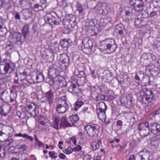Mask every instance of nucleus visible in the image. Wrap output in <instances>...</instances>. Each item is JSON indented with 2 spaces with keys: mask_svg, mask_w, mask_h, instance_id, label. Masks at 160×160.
I'll use <instances>...</instances> for the list:
<instances>
[{
  "mask_svg": "<svg viewBox=\"0 0 160 160\" xmlns=\"http://www.w3.org/2000/svg\"><path fill=\"white\" fill-rule=\"evenodd\" d=\"M117 48V44L114 39H107L102 42L99 48L102 52L110 53L114 52Z\"/></svg>",
  "mask_w": 160,
  "mask_h": 160,
  "instance_id": "f257e3e1",
  "label": "nucleus"
},
{
  "mask_svg": "<svg viewBox=\"0 0 160 160\" xmlns=\"http://www.w3.org/2000/svg\"><path fill=\"white\" fill-rule=\"evenodd\" d=\"M44 19L46 23L52 25H59L61 22V16L57 13L52 12L47 13L44 17Z\"/></svg>",
  "mask_w": 160,
  "mask_h": 160,
  "instance_id": "f03ea898",
  "label": "nucleus"
},
{
  "mask_svg": "<svg viewBox=\"0 0 160 160\" xmlns=\"http://www.w3.org/2000/svg\"><path fill=\"white\" fill-rule=\"evenodd\" d=\"M84 128L89 136L95 137L99 133L100 127L98 124L91 123L85 126Z\"/></svg>",
  "mask_w": 160,
  "mask_h": 160,
  "instance_id": "7ed1b4c3",
  "label": "nucleus"
},
{
  "mask_svg": "<svg viewBox=\"0 0 160 160\" xmlns=\"http://www.w3.org/2000/svg\"><path fill=\"white\" fill-rule=\"evenodd\" d=\"M2 61L4 64L3 72L5 75H6L8 73L10 74L15 72V64L14 63L7 58L3 59Z\"/></svg>",
  "mask_w": 160,
  "mask_h": 160,
  "instance_id": "20e7f679",
  "label": "nucleus"
},
{
  "mask_svg": "<svg viewBox=\"0 0 160 160\" xmlns=\"http://www.w3.org/2000/svg\"><path fill=\"white\" fill-rule=\"evenodd\" d=\"M130 4L137 12H141L143 9V7L146 5L148 0H129Z\"/></svg>",
  "mask_w": 160,
  "mask_h": 160,
  "instance_id": "39448f33",
  "label": "nucleus"
},
{
  "mask_svg": "<svg viewBox=\"0 0 160 160\" xmlns=\"http://www.w3.org/2000/svg\"><path fill=\"white\" fill-rule=\"evenodd\" d=\"M140 135L142 137H147L150 134L149 124L148 122H143L138 125Z\"/></svg>",
  "mask_w": 160,
  "mask_h": 160,
  "instance_id": "423d86ee",
  "label": "nucleus"
},
{
  "mask_svg": "<svg viewBox=\"0 0 160 160\" xmlns=\"http://www.w3.org/2000/svg\"><path fill=\"white\" fill-rule=\"evenodd\" d=\"M59 67V64L56 63L50 66L48 72V77L50 79H53L56 78L58 72H60Z\"/></svg>",
  "mask_w": 160,
  "mask_h": 160,
  "instance_id": "0eeeda50",
  "label": "nucleus"
},
{
  "mask_svg": "<svg viewBox=\"0 0 160 160\" xmlns=\"http://www.w3.org/2000/svg\"><path fill=\"white\" fill-rule=\"evenodd\" d=\"M76 17L72 14H69L65 17L63 19L62 23L65 25H70L73 28L76 25Z\"/></svg>",
  "mask_w": 160,
  "mask_h": 160,
  "instance_id": "6e6552de",
  "label": "nucleus"
},
{
  "mask_svg": "<svg viewBox=\"0 0 160 160\" xmlns=\"http://www.w3.org/2000/svg\"><path fill=\"white\" fill-rule=\"evenodd\" d=\"M153 55L150 53H144L141 58V63L143 66L147 67V69L149 67L148 65L149 64L151 61L153 60Z\"/></svg>",
  "mask_w": 160,
  "mask_h": 160,
  "instance_id": "1a4fd4ad",
  "label": "nucleus"
},
{
  "mask_svg": "<svg viewBox=\"0 0 160 160\" xmlns=\"http://www.w3.org/2000/svg\"><path fill=\"white\" fill-rule=\"evenodd\" d=\"M46 53L43 56V58L46 62H50L52 61L54 58V52L51 49H47L46 50Z\"/></svg>",
  "mask_w": 160,
  "mask_h": 160,
  "instance_id": "9d476101",
  "label": "nucleus"
},
{
  "mask_svg": "<svg viewBox=\"0 0 160 160\" xmlns=\"http://www.w3.org/2000/svg\"><path fill=\"white\" fill-rule=\"evenodd\" d=\"M76 77H77V83L79 86L83 85L86 82V75L83 71H79Z\"/></svg>",
  "mask_w": 160,
  "mask_h": 160,
  "instance_id": "9b49d317",
  "label": "nucleus"
},
{
  "mask_svg": "<svg viewBox=\"0 0 160 160\" xmlns=\"http://www.w3.org/2000/svg\"><path fill=\"white\" fill-rule=\"evenodd\" d=\"M149 128L151 133L154 135L160 134V124H158L155 122L150 123Z\"/></svg>",
  "mask_w": 160,
  "mask_h": 160,
  "instance_id": "f8f14e48",
  "label": "nucleus"
},
{
  "mask_svg": "<svg viewBox=\"0 0 160 160\" xmlns=\"http://www.w3.org/2000/svg\"><path fill=\"white\" fill-rule=\"evenodd\" d=\"M143 91L145 96L142 98V100L143 101L144 99L149 102H151L154 100V96L152 91L150 89H145Z\"/></svg>",
  "mask_w": 160,
  "mask_h": 160,
  "instance_id": "ddd939ff",
  "label": "nucleus"
},
{
  "mask_svg": "<svg viewBox=\"0 0 160 160\" xmlns=\"http://www.w3.org/2000/svg\"><path fill=\"white\" fill-rule=\"evenodd\" d=\"M93 40L90 39L88 37L84 38L82 40V45L84 48L91 49L93 46Z\"/></svg>",
  "mask_w": 160,
  "mask_h": 160,
  "instance_id": "4468645a",
  "label": "nucleus"
},
{
  "mask_svg": "<svg viewBox=\"0 0 160 160\" xmlns=\"http://www.w3.org/2000/svg\"><path fill=\"white\" fill-rule=\"evenodd\" d=\"M64 103L63 105L58 104L56 107L57 111L58 113H64L68 109V106L66 101H64Z\"/></svg>",
  "mask_w": 160,
  "mask_h": 160,
  "instance_id": "2eb2a0df",
  "label": "nucleus"
},
{
  "mask_svg": "<svg viewBox=\"0 0 160 160\" xmlns=\"http://www.w3.org/2000/svg\"><path fill=\"white\" fill-rule=\"evenodd\" d=\"M44 96L46 101L49 105H52L54 100V95L53 92L51 90H50L45 93Z\"/></svg>",
  "mask_w": 160,
  "mask_h": 160,
  "instance_id": "dca6fc26",
  "label": "nucleus"
},
{
  "mask_svg": "<svg viewBox=\"0 0 160 160\" xmlns=\"http://www.w3.org/2000/svg\"><path fill=\"white\" fill-rule=\"evenodd\" d=\"M116 28L118 33L121 37H123L126 34V31L125 26L122 23H119L116 26Z\"/></svg>",
  "mask_w": 160,
  "mask_h": 160,
  "instance_id": "f3484780",
  "label": "nucleus"
},
{
  "mask_svg": "<svg viewBox=\"0 0 160 160\" xmlns=\"http://www.w3.org/2000/svg\"><path fill=\"white\" fill-rule=\"evenodd\" d=\"M33 78H35L37 83L43 82L44 78L42 73L39 71H37L36 74L33 75Z\"/></svg>",
  "mask_w": 160,
  "mask_h": 160,
  "instance_id": "a211bd4d",
  "label": "nucleus"
},
{
  "mask_svg": "<svg viewBox=\"0 0 160 160\" xmlns=\"http://www.w3.org/2000/svg\"><path fill=\"white\" fill-rule=\"evenodd\" d=\"M10 111V106L7 104L4 105L2 107H0V112L2 116H7Z\"/></svg>",
  "mask_w": 160,
  "mask_h": 160,
  "instance_id": "6ab92c4d",
  "label": "nucleus"
},
{
  "mask_svg": "<svg viewBox=\"0 0 160 160\" xmlns=\"http://www.w3.org/2000/svg\"><path fill=\"white\" fill-rule=\"evenodd\" d=\"M149 8H147L146 11H147V13L148 14L147 16L150 18H154L157 17L158 16V15H160L159 9H158V10L155 11L153 10L150 13L148 12L149 11Z\"/></svg>",
  "mask_w": 160,
  "mask_h": 160,
  "instance_id": "aec40b11",
  "label": "nucleus"
},
{
  "mask_svg": "<svg viewBox=\"0 0 160 160\" xmlns=\"http://www.w3.org/2000/svg\"><path fill=\"white\" fill-rule=\"evenodd\" d=\"M60 56V60L68 67L69 64V57L66 54H62Z\"/></svg>",
  "mask_w": 160,
  "mask_h": 160,
  "instance_id": "412c9836",
  "label": "nucleus"
},
{
  "mask_svg": "<svg viewBox=\"0 0 160 160\" xmlns=\"http://www.w3.org/2000/svg\"><path fill=\"white\" fill-rule=\"evenodd\" d=\"M1 99L4 102H8L10 99L9 93L6 90H4L1 92Z\"/></svg>",
  "mask_w": 160,
  "mask_h": 160,
  "instance_id": "4be33fe9",
  "label": "nucleus"
},
{
  "mask_svg": "<svg viewBox=\"0 0 160 160\" xmlns=\"http://www.w3.org/2000/svg\"><path fill=\"white\" fill-rule=\"evenodd\" d=\"M11 140V137H8L5 133L0 131V141L1 142H9Z\"/></svg>",
  "mask_w": 160,
  "mask_h": 160,
  "instance_id": "5701e85b",
  "label": "nucleus"
},
{
  "mask_svg": "<svg viewBox=\"0 0 160 160\" xmlns=\"http://www.w3.org/2000/svg\"><path fill=\"white\" fill-rule=\"evenodd\" d=\"M29 26L28 24L24 26L22 31V33L24 39H26L27 35L29 34Z\"/></svg>",
  "mask_w": 160,
  "mask_h": 160,
  "instance_id": "b1692460",
  "label": "nucleus"
},
{
  "mask_svg": "<svg viewBox=\"0 0 160 160\" xmlns=\"http://www.w3.org/2000/svg\"><path fill=\"white\" fill-rule=\"evenodd\" d=\"M70 39H63L60 40V45L62 46V48H68L71 45V44L70 43Z\"/></svg>",
  "mask_w": 160,
  "mask_h": 160,
  "instance_id": "393cba45",
  "label": "nucleus"
},
{
  "mask_svg": "<svg viewBox=\"0 0 160 160\" xmlns=\"http://www.w3.org/2000/svg\"><path fill=\"white\" fill-rule=\"evenodd\" d=\"M107 106L104 102H100L97 104V110L106 111Z\"/></svg>",
  "mask_w": 160,
  "mask_h": 160,
  "instance_id": "a878e982",
  "label": "nucleus"
},
{
  "mask_svg": "<svg viewBox=\"0 0 160 160\" xmlns=\"http://www.w3.org/2000/svg\"><path fill=\"white\" fill-rule=\"evenodd\" d=\"M111 21L110 17H106L104 18H101L100 20V25L105 26L107 24L109 23Z\"/></svg>",
  "mask_w": 160,
  "mask_h": 160,
  "instance_id": "bb28decb",
  "label": "nucleus"
},
{
  "mask_svg": "<svg viewBox=\"0 0 160 160\" xmlns=\"http://www.w3.org/2000/svg\"><path fill=\"white\" fill-rule=\"evenodd\" d=\"M15 39L16 40V42L18 45L22 44L24 40V38H22L21 34L20 33H18L17 35L15 36Z\"/></svg>",
  "mask_w": 160,
  "mask_h": 160,
  "instance_id": "cd10ccee",
  "label": "nucleus"
},
{
  "mask_svg": "<svg viewBox=\"0 0 160 160\" xmlns=\"http://www.w3.org/2000/svg\"><path fill=\"white\" fill-rule=\"evenodd\" d=\"M101 144V140H98L97 142H94L92 143L91 147L92 148V149L95 150L98 149Z\"/></svg>",
  "mask_w": 160,
  "mask_h": 160,
  "instance_id": "c85d7f7f",
  "label": "nucleus"
},
{
  "mask_svg": "<svg viewBox=\"0 0 160 160\" xmlns=\"http://www.w3.org/2000/svg\"><path fill=\"white\" fill-rule=\"evenodd\" d=\"M142 19V16L140 15H138L136 17L134 23L135 25L137 28L140 27L141 21Z\"/></svg>",
  "mask_w": 160,
  "mask_h": 160,
  "instance_id": "c756f323",
  "label": "nucleus"
},
{
  "mask_svg": "<svg viewBox=\"0 0 160 160\" xmlns=\"http://www.w3.org/2000/svg\"><path fill=\"white\" fill-rule=\"evenodd\" d=\"M105 112L106 111H102L100 110L96 111V112L98 115V117L100 120H103L106 118V116Z\"/></svg>",
  "mask_w": 160,
  "mask_h": 160,
  "instance_id": "7c9ffc66",
  "label": "nucleus"
},
{
  "mask_svg": "<svg viewBox=\"0 0 160 160\" xmlns=\"http://www.w3.org/2000/svg\"><path fill=\"white\" fill-rule=\"evenodd\" d=\"M20 152H23L28 148V147L25 144L17 145L16 147Z\"/></svg>",
  "mask_w": 160,
  "mask_h": 160,
  "instance_id": "2f4dec72",
  "label": "nucleus"
},
{
  "mask_svg": "<svg viewBox=\"0 0 160 160\" xmlns=\"http://www.w3.org/2000/svg\"><path fill=\"white\" fill-rule=\"evenodd\" d=\"M6 154L5 146L0 145V158H4Z\"/></svg>",
  "mask_w": 160,
  "mask_h": 160,
  "instance_id": "473e14b6",
  "label": "nucleus"
},
{
  "mask_svg": "<svg viewBox=\"0 0 160 160\" xmlns=\"http://www.w3.org/2000/svg\"><path fill=\"white\" fill-rule=\"evenodd\" d=\"M58 78L57 76L56 78H54V79H50L53 82V83L52 84V87L55 90H58L60 88V86L59 84V82L57 80Z\"/></svg>",
  "mask_w": 160,
  "mask_h": 160,
  "instance_id": "72a5a7b5",
  "label": "nucleus"
},
{
  "mask_svg": "<svg viewBox=\"0 0 160 160\" xmlns=\"http://www.w3.org/2000/svg\"><path fill=\"white\" fill-rule=\"evenodd\" d=\"M22 14L23 16L25 18V19L30 18L32 17V12L31 11L27 9L23 11Z\"/></svg>",
  "mask_w": 160,
  "mask_h": 160,
  "instance_id": "f704fd0d",
  "label": "nucleus"
},
{
  "mask_svg": "<svg viewBox=\"0 0 160 160\" xmlns=\"http://www.w3.org/2000/svg\"><path fill=\"white\" fill-rule=\"evenodd\" d=\"M84 102L81 100H78L75 103L74 106V110L77 111L78 109L80 108L83 104Z\"/></svg>",
  "mask_w": 160,
  "mask_h": 160,
  "instance_id": "c9c22d12",
  "label": "nucleus"
},
{
  "mask_svg": "<svg viewBox=\"0 0 160 160\" xmlns=\"http://www.w3.org/2000/svg\"><path fill=\"white\" fill-rule=\"evenodd\" d=\"M38 105L35 104L34 103H32L31 104L27 105L26 107V110L28 112L31 111L32 110H33L35 108V107H37Z\"/></svg>",
  "mask_w": 160,
  "mask_h": 160,
  "instance_id": "e433bc0d",
  "label": "nucleus"
},
{
  "mask_svg": "<svg viewBox=\"0 0 160 160\" xmlns=\"http://www.w3.org/2000/svg\"><path fill=\"white\" fill-rule=\"evenodd\" d=\"M35 108L34 109L29 112L31 116L33 118H35L39 113L38 106Z\"/></svg>",
  "mask_w": 160,
  "mask_h": 160,
  "instance_id": "4c0bfd02",
  "label": "nucleus"
},
{
  "mask_svg": "<svg viewBox=\"0 0 160 160\" xmlns=\"http://www.w3.org/2000/svg\"><path fill=\"white\" fill-rule=\"evenodd\" d=\"M148 69L150 73L152 75L154 76H156L159 74V73H160V72H159V69L158 68H155L153 69L149 68Z\"/></svg>",
  "mask_w": 160,
  "mask_h": 160,
  "instance_id": "58836bf2",
  "label": "nucleus"
},
{
  "mask_svg": "<svg viewBox=\"0 0 160 160\" xmlns=\"http://www.w3.org/2000/svg\"><path fill=\"white\" fill-rule=\"evenodd\" d=\"M125 15L127 16H131L133 12V8L132 7H127L125 8Z\"/></svg>",
  "mask_w": 160,
  "mask_h": 160,
  "instance_id": "ea45409f",
  "label": "nucleus"
},
{
  "mask_svg": "<svg viewBox=\"0 0 160 160\" xmlns=\"http://www.w3.org/2000/svg\"><path fill=\"white\" fill-rule=\"evenodd\" d=\"M141 81L146 84H149L151 82L150 81V77L147 75L143 76V78L141 79Z\"/></svg>",
  "mask_w": 160,
  "mask_h": 160,
  "instance_id": "a19ab883",
  "label": "nucleus"
},
{
  "mask_svg": "<svg viewBox=\"0 0 160 160\" xmlns=\"http://www.w3.org/2000/svg\"><path fill=\"white\" fill-rule=\"evenodd\" d=\"M27 80L28 82L30 84L37 83L35 78H33V75L32 76L29 75L27 76Z\"/></svg>",
  "mask_w": 160,
  "mask_h": 160,
  "instance_id": "79ce46f5",
  "label": "nucleus"
},
{
  "mask_svg": "<svg viewBox=\"0 0 160 160\" xmlns=\"http://www.w3.org/2000/svg\"><path fill=\"white\" fill-rule=\"evenodd\" d=\"M60 125L65 127H69L70 124L67 121L65 118H63L61 120Z\"/></svg>",
  "mask_w": 160,
  "mask_h": 160,
  "instance_id": "37998d69",
  "label": "nucleus"
},
{
  "mask_svg": "<svg viewBox=\"0 0 160 160\" xmlns=\"http://www.w3.org/2000/svg\"><path fill=\"white\" fill-rule=\"evenodd\" d=\"M160 113V108L157 109L152 114L150 115V118L152 119L155 120L156 116Z\"/></svg>",
  "mask_w": 160,
  "mask_h": 160,
  "instance_id": "c03bdc74",
  "label": "nucleus"
},
{
  "mask_svg": "<svg viewBox=\"0 0 160 160\" xmlns=\"http://www.w3.org/2000/svg\"><path fill=\"white\" fill-rule=\"evenodd\" d=\"M43 8L42 5L38 4H35L33 7V9L36 12H39L43 10Z\"/></svg>",
  "mask_w": 160,
  "mask_h": 160,
  "instance_id": "a18cd8bd",
  "label": "nucleus"
},
{
  "mask_svg": "<svg viewBox=\"0 0 160 160\" xmlns=\"http://www.w3.org/2000/svg\"><path fill=\"white\" fill-rule=\"evenodd\" d=\"M95 93L97 94L95 98V100L96 101L103 100L105 99V96L104 95L98 94L96 92H95Z\"/></svg>",
  "mask_w": 160,
  "mask_h": 160,
  "instance_id": "49530a36",
  "label": "nucleus"
},
{
  "mask_svg": "<svg viewBox=\"0 0 160 160\" xmlns=\"http://www.w3.org/2000/svg\"><path fill=\"white\" fill-rule=\"evenodd\" d=\"M70 119L72 123L77 122L79 120V118L76 114L72 115L70 117Z\"/></svg>",
  "mask_w": 160,
  "mask_h": 160,
  "instance_id": "de8ad7c7",
  "label": "nucleus"
},
{
  "mask_svg": "<svg viewBox=\"0 0 160 160\" xmlns=\"http://www.w3.org/2000/svg\"><path fill=\"white\" fill-rule=\"evenodd\" d=\"M152 4L154 6L155 8H158L159 9L160 14V0H154L152 2Z\"/></svg>",
  "mask_w": 160,
  "mask_h": 160,
  "instance_id": "09e8293b",
  "label": "nucleus"
},
{
  "mask_svg": "<svg viewBox=\"0 0 160 160\" xmlns=\"http://www.w3.org/2000/svg\"><path fill=\"white\" fill-rule=\"evenodd\" d=\"M159 140V138L157 137V135H154L151 139V143L152 144H156Z\"/></svg>",
  "mask_w": 160,
  "mask_h": 160,
  "instance_id": "8fccbe9b",
  "label": "nucleus"
},
{
  "mask_svg": "<svg viewBox=\"0 0 160 160\" xmlns=\"http://www.w3.org/2000/svg\"><path fill=\"white\" fill-rule=\"evenodd\" d=\"M58 63L59 64V67L61 72L63 70H66L67 68L68 67L67 65H66L64 63H63L61 60H60Z\"/></svg>",
  "mask_w": 160,
  "mask_h": 160,
  "instance_id": "3c124183",
  "label": "nucleus"
},
{
  "mask_svg": "<svg viewBox=\"0 0 160 160\" xmlns=\"http://www.w3.org/2000/svg\"><path fill=\"white\" fill-rule=\"evenodd\" d=\"M11 95L10 97V102H13L16 98L17 94L15 92L12 91V90L11 91Z\"/></svg>",
  "mask_w": 160,
  "mask_h": 160,
  "instance_id": "603ef678",
  "label": "nucleus"
},
{
  "mask_svg": "<svg viewBox=\"0 0 160 160\" xmlns=\"http://www.w3.org/2000/svg\"><path fill=\"white\" fill-rule=\"evenodd\" d=\"M76 87V86L75 84L71 82L70 85L68 88V91L72 93Z\"/></svg>",
  "mask_w": 160,
  "mask_h": 160,
  "instance_id": "864d4df0",
  "label": "nucleus"
},
{
  "mask_svg": "<svg viewBox=\"0 0 160 160\" xmlns=\"http://www.w3.org/2000/svg\"><path fill=\"white\" fill-rule=\"evenodd\" d=\"M142 18L143 19H142L141 21V22L140 24V27H142V26H144L147 25V21L146 20L147 19V18H145L144 17L143 14H142Z\"/></svg>",
  "mask_w": 160,
  "mask_h": 160,
  "instance_id": "5fc2aeb1",
  "label": "nucleus"
},
{
  "mask_svg": "<svg viewBox=\"0 0 160 160\" xmlns=\"http://www.w3.org/2000/svg\"><path fill=\"white\" fill-rule=\"evenodd\" d=\"M81 90L78 88L76 87L75 88H74V90L72 94L75 95L79 96V94L81 93Z\"/></svg>",
  "mask_w": 160,
  "mask_h": 160,
  "instance_id": "6e6d98bb",
  "label": "nucleus"
},
{
  "mask_svg": "<svg viewBox=\"0 0 160 160\" xmlns=\"http://www.w3.org/2000/svg\"><path fill=\"white\" fill-rule=\"evenodd\" d=\"M73 151V149L71 147H68L63 151V152L67 154H68L72 153Z\"/></svg>",
  "mask_w": 160,
  "mask_h": 160,
  "instance_id": "4d7b16f0",
  "label": "nucleus"
},
{
  "mask_svg": "<svg viewBox=\"0 0 160 160\" xmlns=\"http://www.w3.org/2000/svg\"><path fill=\"white\" fill-rule=\"evenodd\" d=\"M117 79L118 82L120 84L124 82L123 76L122 75L118 76Z\"/></svg>",
  "mask_w": 160,
  "mask_h": 160,
  "instance_id": "13d9d810",
  "label": "nucleus"
},
{
  "mask_svg": "<svg viewBox=\"0 0 160 160\" xmlns=\"http://www.w3.org/2000/svg\"><path fill=\"white\" fill-rule=\"evenodd\" d=\"M7 32V30L5 28L0 29V35L2 36H5Z\"/></svg>",
  "mask_w": 160,
  "mask_h": 160,
  "instance_id": "bf43d9fd",
  "label": "nucleus"
},
{
  "mask_svg": "<svg viewBox=\"0 0 160 160\" xmlns=\"http://www.w3.org/2000/svg\"><path fill=\"white\" fill-rule=\"evenodd\" d=\"M59 82V84L60 86V88H62L66 84L64 83V81L63 80H58Z\"/></svg>",
  "mask_w": 160,
  "mask_h": 160,
  "instance_id": "052dcab7",
  "label": "nucleus"
},
{
  "mask_svg": "<svg viewBox=\"0 0 160 160\" xmlns=\"http://www.w3.org/2000/svg\"><path fill=\"white\" fill-rule=\"evenodd\" d=\"M50 157L52 158H57V156H55L54 155L55 154V152L53 151H50L49 152Z\"/></svg>",
  "mask_w": 160,
  "mask_h": 160,
  "instance_id": "680f3d73",
  "label": "nucleus"
},
{
  "mask_svg": "<svg viewBox=\"0 0 160 160\" xmlns=\"http://www.w3.org/2000/svg\"><path fill=\"white\" fill-rule=\"evenodd\" d=\"M23 138H25L27 139H29L31 141H32L33 140V138L31 136H29L25 133L24 134Z\"/></svg>",
  "mask_w": 160,
  "mask_h": 160,
  "instance_id": "e2e57ef3",
  "label": "nucleus"
},
{
  "mask_svg": "<svg viewBox=\"0 0 160 160\" xmlns=\"http://www.w3.org/2000/svg\"><path fill=\"white\" fill-rule=\"evenodd\" d=\"M11 51H10V50H7L4 53V55L6 56V57L10 58L11 57Z\"/></svg>",
  "mask_w": 160,
  "mask_h": 160,
  "instance_id": "0e129e2a",
  "label": "nucleus"
},
{
  "mask_svg": "<svg viewBox=\"0 0 160 160\" xmlns=\"http://www.w3.org/2000/svg\"><path fill=\"white\" fill-rule=\"evenodd\" d=\"M91 158V156L88 154H86L83 157L84 160H90Z\"/></svg>",
  "mask_w": 160,
  "mask_h": 160,
  "instance_id": "69168bd1",
  "label": "nucleus"
},
{
  "mask_svg": "<svg viewBox=\"0 0 160 160\" xmlns=\"http://www.w3.org/2000/svg\"><path fill=\"white\" fill-rule=\"evenodd\" d=\"M140 78L138 75H136L135 76V78L136 80V82L137 84H139L140 81Z\"/></svg>",
  "mask_w": 160,
  "mask_h": 160,
  "instance_id": "338daca9",
  "label": "nucleus"
},
{
  "mask_svg": "<svg viewBox=\"0 0 160 160\" xmlns=\"http://www.w3.org/2000/svg\"><path fill=\"white\" fill-rule=\"evenodd\" d=\"M59 157L62 159H65L66 157V156L62 153H60L59 155Z\"/></svg>",
  "mask_w": 160,
  "mask_h": 160,
  "instance_id": "774afa93",
  "label": "nucleus"
}]
</instances>
